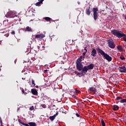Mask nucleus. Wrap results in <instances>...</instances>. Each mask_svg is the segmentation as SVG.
Returning <instances> with one entry per match:
<instances>
[{
	"instance_id": "obj_8",
	"label": "nucleus",
	"mask_w": 126,
	"mask_h": 126,
	"mask_svg": "<svg viewBox=\"0 0 126 126\" xmlns=\"http://www.w3.org/2000/svg\"><path fill=\"white\" fill-rule=\"evenodd\" d=\"M44 37L45 34H36L35 35V39H43V38H44Z\"/></svg>"
},
{
	"instance_id": "obj_5",
	"label": "nucleus",
	"mask_w": 126,
	"mask_h": 126,
	"mask_svg": "<svg viewBox=\"0 0 126 126\" xmlns=\"http://www.w3.org/2000/svg\"><path fill=\"white\" fill-rule=\"evenodd\" d=\"M76 68L79 71H81L82 68L83 67V64L81 63H76Z\"/></svg>"
},
{
	"instance_id": "obj_17",
	"label": "nucleus",
	"mask_w": 126,
	"mask_h": 126,
	"mask_svg": "<svg viewBox=\"0 0 126 126\" xmlns=\"http://www.w3.org/2000/svg\"><path fill=\"white\" fill-rule=\"evenodd\" d=\"M18 122L19 123V124H20L21 125H23V126H30V125L27 124H25L23 122H22V121H21V120L19 119L18 120Z\"/></svg>"
},
{
	"instance_id": "obj_7",
	"label": "nucleus",
	"mask_w": 126,
	"mask_h": 126,
	"mask_svg": "<svg viewBox=\"0 0 126 126\" xmlns=\"http://www.w3.org/2000/svg\"><path fill=\"white\" fill-rule=\"evenodd\" d=\"M87 71H88V68H87V66H83L81 70V74H82V75H84V74L87 73ZM83 73L84 74H83Z\"/></svg>"
},
{
	"instance_id": "obj_32",
	"label": "nucleus",
	"mask_w": 126,
	"mask_h": 126,
	"mask_svg": "<svg viewBox=\"0 0 126 126\" xmlns=\"http://www.w3.org/2000/svg\"><path fill=\"white\" fill-rule=\"evenodd\" d=\"M76 116L77 117V118H81V116H80V115L78 113H76Z\"/></svg>"
},
{
	"instance_id": "obj_27",
	"label": "nucleus",
	"mask_w": 126,
	"mask_h": 126,
	"mask_svg": "<svg viewBox=\"0 0 126 126\" xmlns=\"http://www.w3.org/2000/svg\"><path fill=\"white\" fill-rule=\"evenodd\" d=\"M120 59L122 60V61H125V60H126V58H125V57H124V56L123 55H121L120 57Z\"/></svg>"
},
{
	"instance_id": "obj_40",
	"label": "nucleus",
	"mask_w": 126,
	"mask_h": 126,
	"mask_svg": "<svg viewBox=\"0 0 126 126\" xmlns=\"http://www.w3.org/2000/svg\"><path fill=\"white\" fill-rule=\"evenodd\" d=\"M45 72H47V71H48V70L46 69L44 70Z\"/></svg>"
},
{
	"instance_id": "obj_29",
	"label": "nucleus",
	"mask_w": 126,
	"mask_h": 126,
	"mask_svg": "<svg viewBox=\"0 0 126 126\" xmlns=\"http://www.w3.org/2000/svg\"><path fill=\"white\" fill-rule=\"evenodd\" d=\"M126 99H123L120 100V103H126Z\"/></svg>"
},
{
	"instance_id": "obj_35",
	"label": "nucleus",
	"mask_w": 126,
	"mask_h": 126,
	"mask_svg": "<svg viewBox=\"0 0 126 126\" xmlns=\"http://www.w3.org/2000/svg\"><path fill=\"white\" fill-rule=\"evenodd\" d=\"M11 34H12V35H14L15 34V32L14 31H12Z\"/></svg>"
},
{
	"instance_id": "obj_44",
	"label": "nucleus",
	"mask_w": 126,
	"mask_h": 126,
	"mask_svg": "<svg viewBox=\"0 0 126 126\" xmlns=\"http://www.w3.org/2000/svg\"><path fill=\"white\" fill-rule=\"evenodd\" d=\"M72 42H73V40H72Z\"/></svg>"
},
{
	"instance_id": "obj_28",
	"label": "nucleus",
	"mask_w": 126,
	"mask_h": 126,
	"mask_svg": "<svg viewBox=\"0 0 126 126\" xmlns=\"http://www.w3.org/2000/svg\"><path fill=\"white\" fill-rule=\"evenodd\" d=\"M32 85H33V86H35V85H36V84H35V81H34L33 79H32Z\"/></svg>"
},
{
	"instance_id": "obj_38",
	"label": "nucleus",
	"mask_w": 126,
	"mask_h": 126,
	"mask_svg": "<svg viewBox=\"0 0 126 126\" xmlns=\"http://www.w3.org/2000/svg\"><path fill=\"white\" fill-rule=\"evenodd\" d=\"M84 50H85V51H86L85 52H86V53H87V49H86V47H85Z\"/></svg>"
},
{
	"instance_id": "obj_16",
	"label": "nucleus",
	"mask_w": 126,
	"mask_h": 126,
	"mask_svg": "<svg viewBox=\"0 0 126 126\" xmlns=\"http://www.w3.org/2000/svg\"><path fill=\"white\" fill-rule=\"evenodd\" d=\"M87 67L88 68V70H89V69H93L94 68V64H90L87 66Z\"/></svg>"
},
{
	"instance_id": "obj_21",
	"label": "nucleus",
	"mask_w": 126,
	"mask_h": 126,
	"mask_svg": "<svg viewBox=\"0 0 126 126\" xmlns=\"http://www.w3.org/2000/svg\"><path fill=\"white\" fill-rule=\"evenodd\" d=\"M30 126H37V124L35 122H30L29 123Z\"/></svg>"
},
{
	"instance_id": "obj_9",
	"label": "nucleus",
	"mask_w": 126,
	"mask_h": 126,
	"mask_svg": "<svg viewBox=\"0 0 126 126\" xmlns=\"http://www.w3.org/2000/svg\"><path fill=\"white\" fill-rule=\"evenodd\" d=\"M58 115H59V112L58 111H57L56 114H54L53 116H50L49 119H50V121L53 122V121H54L55 120V119L56 118V117H57V116H58Z\"/></svg>"
},
{
	"instance_id": "obj_26",
	"label": "nucleus",
	"mask_w": 126,
	"mask_h": 126,
	"mask_svg": "<svg viewBox=\"0 0 126 126\" xmlns=\"http://www.w3.org/2000/svg\"><path fill=\"white\" fill-rule=\"evenodd\" d=\"M72 72H74V73H75V74H77V75H79L80 74V73L78 72V71H75L74 70H72Z\"/></svg>"
},
{
	"instance_id": "obj_1",
	"label": "nucleus",
	"mask_w": 126,
	"mask_h": 126,
	"mask_svg": "<svg viewBox=\"0 0 126 126\" xmlns=\"http://www.w3.org/2000/svg\"><path fill=\"white\" fill-rule=\"evenodd\" d=\"M96 51H97L98 54H100V55L103 57V59H104V60H106V61L109 62H112V60H113L112 57L110 56L108 54L105 53L102 49L100 48H97Z\"/></svg>"
},
{
	"instance_id": "obj_22",
	"label": "nucleus",
	"mask_w": 126,
	"mask_h": 126,
	"mask_svg": "<svg viewBox=\"0 0 126 126\" xmlns=\"http://www.w3.org/2000/svg\"><path fill=\"white\" fill-rule=\"evenodd\" d=\"M26 31H28L29 32H32V29L29 27H27L26 28Z\"/></svg>"
},
{
	"instance_id": "obj_20",
	"label": "nucleus",
	"mask_w": 126,
	"mask_h": 126,
	"mask_svg": "<svg viewBox=\"0 0 126 126\" xmlns=\"http://www.w3.org/2000/svg\"><path fill=\"white\" fill-rule=\"evenodd\" d=\"M119 106L115 105H113V110L114 111H118V110L119 109Z\"/></svg>"
},
{
	"instance_id": "obj_45",
	"label": "nucleus",
	"mask_w": 126,
	"mask_h": 126,
	"mask_svg": "<svg viewBox=\"0 0 126 126\" xmlns=\"http://www.w3.org/2000/svg\"><path fill=\"white\" fill-rule=\"evenodd\" d=\"M1 126H3L2 125H1Z\"/></svg>"
},
{
	"instance_id": "obj_23",
	"label": "nucleus",
	"mask_w": 126,
	"mask_h": 126,
	"mask_svg": "<svg viewBox=\"0 0 126 126\" xmlns=\"http://www.w3.org/2000/svg\"><path fill=\"white\" fill-rule=\"evenodd\" d=\"M117 48L119 51H123V47H122V46L118 45Z\"/></svg>"
},
{
	"instance_id": "obj_4",
	"label": "nucleus",
	"mask_w": 126,
	"mask_h": 126,
	"mask_svg": "<svg viewBox=\"0 0 126 126\" xmlns=\"http://www.w3.org/2000/svg\"><path fill=\"white\" fill-rule=\"evenodd\" d=\"M98 11V8H93V12H94V20H97V18L98 16L97 15V11Z\"/></svg>"
},
{
	"instance_id": "obj_18",
	"label": "nucleus",
	"mask_w": 126,
	"mask_h": 126,
	"mask_svg": "<svg viewBox=\"0 0 126 126\" xmlns=\"http://www.w3.org/2000/svg\"><path fill=\"white\" fill-rule=\"evenodd\" d=\"M39 1L36 2L35 3V5L36 6H40V5H41V3H43V1L44 0H38Z\"/></svg>"
},
{
	"instance_id": "obj_6",
	"label": "nucleus",
	"mask_w": 126,
	"mask_h": 126,
	"mask_svg": "<svg viewBox=\"0 0 126 126\" xmlns=\"http://www.w3.org/2000/svg\"><path fill=\"white\" fill-rule=\"evenodd\" d=\"M108 47H109V48H110L111 49H115V47H116V45H115V43H114V42L109 40L108 41Z\"/></svg>"
},
{
	"instance_id": "obj_31",
	"label": "nucleus",
	"mask_w": 126,
	"mask_h": 126,
	"mask_svg": "<svg viewBox=\"0 0 126 126\" xmlns=\"http://www.w3.org/2000/svg\"><path fill=\"white\" fill-rule=\"evenodd\" d=\"M75 92H76V93H78V94H79L81 93V92H80V91H78V90H77V89H75Z\"/></svg>"
},
{
	"instance_id": "obj_13",
	"label": "nucleus",
	"mask_w": 126,
	"mask_h": 126,
	"mask_svg": "<svg viewBox=\"0 0 126 126\" xmlns=\"http://www.w3.org/2000/svg\"><path fill=\"white\" fill-rule=\"evenodd\" d=\"M82 59H83V56H80L79 58H78L76 62V63H81V62H82Z\"/></svg>"
},
{
	"instance_id": "obj_3",
	"label": "nucleus",
	"mask_w": 126,
	"mask_h": 126,
	"mask_svg": "<svg viewBox=\"0 0 126 126\" xmlns=\"http://www.w3.org/2000/svg\"><path fill=\"white\" fill-rule=\"evenodd\" d=\"M16 14V12L14 11H9L7 13L6 17L7 18H14V17L17 16L15 15Z\"/></svg>"
},
{
	"instance_id": "obj_15",
	"label": "nucleus",
	"mask_w": 126,
	"mask_h": 126,
	"mask_svg": "<svg viewBox=\"0 0 126 126\" xmlns=\"http://www.w3.org/2000/svg\"><path fill=\"white\" fill-rule=\"evenodd\" d=\"M22 93H23V94H24V95H26L27 94H28V93H29V90H27V89H22Z\"/></svg>"
},
{
	"instance_id": "obj_43",
	"label": "nucleus",
	"mask_w": 126,
	"mask_h": 126,
	"mask_svg": "<svg viewBox=\"0 0 126 126\" xmlns=\"http://www.w3.org/2000/svg\"><path fill=\"white\" fill-rule=\"evenodd\" d=\"M125 19H126V17H125Z\"/></svg>"
},
{
	"instance_id": "obj_39",
	"label": "nucleus",
	"mask_w": 126,
	"mask_h": 126,
	"mask_svg": "<svg viewBox=\"0 0 126 126\" xmlns=\"http://www.w3.org/2000/svg\"><path fill=\"white\" fill-rule=\"evenodd\" d=\"M19 110H20V108L19 107L17 108V112H18Z\"/></svg>"
},
{
	"instance_id": "obj_41",
	"label": "nucleus",
	"mask_w": 126,
	"mask_h": 126,
	"mask_svg": "<svg viewBox=\"0 0 126 126\" xmlns=\"http://www.w3.org/2000/svg\"><path fill=\"white\" fill-rule=\"evenodd\" d=\"M35 87V88H38L39 87L38 86H36Z\"/></svg>"
},
{
	"instance_id": "obj_34",
	"label": "nucleus",
	"mask_w": 126,
	"mask_h": 126,
	"mask_svg": "<svg viewBox=\"0 0 126 126\" xmlns=\"http://www.w3.org/2000/svg\"><path fill=\"white\" fill-rule=\"evenodd\" d=\"M86 53H87V52H85L83 53V59H84V57H85V55H86Z\"/></svg>"
},
{
	"instance_id": "obj_42",
	"label": "nucleus",
	"mask_w": 126,
	"mask_h": 126,
	"mask_svg": "<svg viewBox=\"0 0 126 126\" xmlns=\"http://www.w3.org/2000/svg\"><path fill=\"white\" fill-rule=\"evenodd\" d=\"M1 71V69L0 68V71Z\"/></svg>"
},
{
	"instance_id": "obj_10",
	"label": "nucleus",
	"mask_w": 126,
	"mask_h": 126,
	"mask_svg": "<svg viewBox=\"0 0 126 126\" xmlns=\"http://www.w3.org/2000/svg\"><path fill=\"white\" fill-rule=\"evenodd\" d=\"M96 55H97V51L95 49H93L91 56H92V57H96Z\"/></svg>"
},
{
	"instance_id": "obj_36",
	"label": "nucleus",
	"mask_w": 126,
	"mask_h": 126,
	"mask_svg": "<svg viewBox=\"0 0 126 126\" xmlns=\"http://www.w3.org/2000/svg\"><path fill=\"white\" fill-rule=\"evenodd\" d=\"M124 37H123V39H124V40L125 41V42H126V37H124V36H123Z\"/></svg>"
},
{
	"instance_id": "obj_14",
	"label": "nucleus",
	"mask_w": 126,
	"mask_h": 126,
	"mask_svg": "<svg viewBox=\"0 0 126 126\" xmlns=\"http://www.w3.org/2000/svg\"><path fill=\"white\" fill-rule=\"evenodd\" d=\"M86 13L87 15H90V13H91V12L90 11V6H89L86 8Z\"/></svg>"
},
{
	"instance_id": "obj_19",
	"label": "nucleus",
	"mask_w": 126,
	"mask_h": 126,
	"mask_svg": "<svg viewBox=\"0 0 126 126\" xmlns=\"http://www.w3.org/2000/svg\"><path fill=\"white\" fill-rule=\"evenodd\" d=\"M90 91H91L92 92H94V93H95V92H97V90L93 87L90 88Z\"/></svg>"
},
{
	"instance_id": "obj_25",
	"label": "nucleus",
	"mask_w": 126,
	"mask_h": 126,
	"mask_svg": "<svg viewBox=\"0 0 126 126\" xmlns=\"http://www.w3.org/2000/svg\"><path fill=\"white\" fill-rule=\"evenodd\" d=\"M101 124L102 126H106V124H105V122H104V119L101 120Z\"/></svg>"
},
{
	"instance_id": "obj_30",
	"label": "nucleus",
	"mask_w": 126,
	"mask_h": 126,
	"mask_svg": "<svg viewBox=\"0 0 126 126\" xmlns=\"http://www.w3.org/2000/svg\"><path fill=\"white\" fill-rule=\"evenodd\" d=\"M121 99H123V97H122L121 96H118L116 97V100H121Z\"/></svg>"
},
{
	"instance_id": "obj_2",
	"label": "nucleus",
	"mask_w": 126,
	"mask_h": 126,
	"mask_svg": "<svg viewBox=\"0 0 126 126\" xmlns=\"http://www.w3.org/2000/svg\"><path fill=\"white\" fill-rule=\"evenodd\" d=\"M112 34L114 36H117L118 38H122V37H125L126 38V34L123 33V32L117 30H114L111 31Z\"/></svg>"
},
{
	"instance_id": "obj_37",
	"label": "nucleus",
	"mask_w": 126,
	"mask_h": 126,
	"mask_svg": "<svg viewBox=\"0 0 126 126\" xmlns=\"http://www.w3.org/2000/svg\"><path fill=\"white\" fill-rule=\"evenodd\" d=\"M0 123L1 125H2V121H1V118H0Z\"/></svg>"
},
{
	"instance_id": "obj_33",
	"label": "nucleus",
	"mask_w": 126,
	"mask_h": 126,
	"mask_svg": "<svg viewBox=\"0 0 126 126\" xmlns=\"http://www.w3.org/2000/svg\"><path fill=\"white\" fill-rule=\"evenodd\" d=\"M30 110L31 111H33V110H34V106H32L30 108Z\"/></svg>"
},
{
	"instance_id": "obj_11",
	"label": "nucleus",
	"mask_w": 126,
	"mask_h": 126,
	"mask_svg": "<svg viewBox=\"0 0 126 126\" xmlns=\"http://www.w3.org/2000/svg\"><path fill=\"white\" fill-rule=\"evenodd\" d=\"M120 72L126 73V67L125 66L120 67Z\"/></svg>"
},
{
	"instance_id": "obj_24",
	"label": "nucleus",
	"mask_w": 126,
	"mask_h": 126,
	"mask_svg": "<svg viewBox=\"0 0 126 126\" xmlns=\"http://www.w3.org/2000/svg\"><path fill=\"white\" fill-rule=\"evenodd\" d=\"M44 19H45V20H46V21H48V22L51 21V18L48 17H46L44 18Z\"/></svg>"
},
{
	"instance_id": "obj_12",
	"label": "nucleus",
	"mask_w": 126,
	"mask_h": 126,
	"mask_svg": "<svg viewBox=\"0 0 126 126\" xmlns=\"http://www.w3.org/2000/svg\"><path fill=\"white\" fill-rule=\"evenodd\" d=\"M32 93L35 96H38V91L35 89H32L31 90Z\"/></svg>"
}]
</instances>
